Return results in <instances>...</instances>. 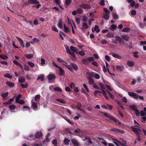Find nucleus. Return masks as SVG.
<instances>
[{"instance_id": "obj_1", "label": "nucleus", "mask_w": 146, "mask_h": 146, "mask_svg": "<svg viewBox=\"0 0 146 146\" xmlns=\"http://www.w3.org/2000/svg\"><path fill=\"white\" fill-rule=\"evenodd\" d=\"M42 136V133L40 131H38L35 133V136L33 135H30L29 137V139L31 141L33 139H34L35 138L38 139Z\"/></svg>"}, {"instance_id": "obj_2", "label": "nucleus", "mask_w": 146, "mask_h": 146, "mask_svg": "<svg viewBox=\"0 0 146 146\" xmlns=\"http://www.w3.org/2000/svg\"><path fill=\"white\" fill-rule=\"evenodd\" d=\"M66 49L67 52L70 54L72 57V59L75 60L76 58V56L74 53L73 52H72L68 46H66Z\"/></svg>"}, {"instance_id": "obj_3", "label": "nucleus", "mask_w": 146, "mask_h": 146, "mask_svg": "<svg viewBox=\"0 0 146 146\" xmlns=\"http://www.w3.org/2000/svg\"><path fill=\"white\" fill-rule=\"evenodd\" d=\"M110 131H115V133H124L125 131L123 130H121L116 128H112L111 129Z\"/></svg>"}, {"instance_id": "obj_4", "label": "nucleus", "mask_w": 146, "mask_h": 146, "mask_svg": "<svg viewBox=\"0 0 146 146\" xmlns=\"http://www.w3.org/2000/svg\"><path fill=\"white\" fill-rule=\"evenodd\" d=\"M104 116L109 118L110 120H112L115 122L117 123V120L114 117H112L110 115L108 114L107 113H104Z\"/></svg>"}, {"instance_id": "obj_5", "label": "nucleus", "mask_w": 146, "mask_h": 146, "mask_svg": "<svg viewBox=\"0 0 146 146\" xmlns=\"http://www.w3.org/2000/svg\"><path fill=\"white\" fill-rule=\"evenodd\" d=\"M132 110L135 112V113L136 116H139V115L140 113L137 109L134 106H132L131 107Z\"/></svg>"}, {"instance_id": "obj_6", "label": "nucleus", "mask_w": 146, "mask_h": 146, "mask_svg": "<svg viewBox=\"0 0 146 146\" xmlns=\"http://www.w3.org/2000/svg\"><path fill=\"white\" fill-rule=\"evenodd\" d=\"M82 61V63L87 64L88 62H91V57H89L87 58L83 59Z\"/></svg>"}, {"instance_id": "obj_7", "label": "nucleus", "mask_w": 146, "mask_h": 146, "mask_svg": "<svg viewBox=\"0 0 146 146\" xmlns=\"http://www.w3.org/2000/svg\"><path fill=\"white\" fill-rule=\"evenodd\" d=\"M58 68L59 69V74L61 76H64L65 75V72L64 69L60 67H59Z\"/></svg>"}, {"instance_id": "obj_8", "label": "nucleus", "mask_w": 146, "mask_h": 146, "mask_svg": "<svg viewBox=\"0 0 146 146\" xmlns=\"http://www.w3.org/2000/svg\"><path fill=\"white\" fill-rule=\"evenodd\" d=\"M121 142L117 140V141L119 143L121 146H126V145L127 143L123 139H121Z\"/></svg>"}, {"instance_id": "obj_9", "label": "nucleus", "mask_w": 146, "mask_h": 146, "mask_svg": "<svg viewBox=\"0 0 146 146\" xmlns=\"http://www.w3.org/2000/svg\"><path fill=\"white\" fill-rule=\"evenodd\" d=\"M71 141L72 142L74 146H79V143L75 139H71Z\"/></svg>"}, {"instance_id": "obj_10", "label": "nucleus", "mask_w": 146, "mask_h": 146, "mask_svg": "<svg viewBox=\"0 0 146 146\" xmlns=\"http://www.w3.org/2000/svg\"><path fill=\"white\" fill-rule=\"evenodd\" d=\"M115 38L119 42V44H121L123 43L124 41L119 36H116L115 37Z\"/></svg>"}, {"instance_id": "obj_11", "label": "nucleus", "mask_w": 146, "mask_h": 146, "mask_svg": "<svg viewBox=\"0 0 146 146\" xmlns=\"http://www.w3.org/2000/svg\"><path fill=\"white\" fill-rule=\"evenodd\" d=\"M31 108L34 109L35 110H37L38 107L37 106V103L34 102H31Z\"/></svg>"}, {"instance_id": "obj_12", "label": "nucleus", "mask_w": 146, "mask_h": 146, "mask_svg": "<svg viewBox=\"0 0 146 146\" xmlns=\"http://www.w3.org/2000/svg\"><path fill=\"white\" fill-rule=\"evenodd\" d=\"M131 128L133 131L135 133L137 136H140V133L138 131V128L134 127H132Z\"/></svg>"}, {"instance_id": "obj_13", "label": "nucleus", "mask_w": 146, "mask_h": 146, "mask_svg": "<svg viewBox=\"0 0 146 146\" xmlns=\"http://www.w3.org/2000/svg\"><path fill=\"white\" fill-rule=\"evenodd\" d=\"M63 23V22L62 18H60L59 19V21L58 24V27L61 29H62L63 28V27L62 26V24Z\"/></svg>"}, {"instance_id": "obj_14", "label": "nucleus", "mask_w": 146, "mask_h": 146, "mask_svg": "<svg viewBox=\"0 0 146 146\" xmlns=\"http://www.w3.org/2000/svg\"><path fill=\"white\" fill-rule=\"evenodd\" d=\"M28 2L30 4H38L39 3V2L37 0H29Z\"/></svg>"}, {"instance_id": "obj_15", "label": "nucleus", "mask_w": 146, "mask_h": 146, "mask_svg": "<svg viewBox=\"0 0 146 146\" xmlns=\"http://www.w3.org/2000/svg\"><path fill=\"white\" fill-rule=\"evenodd\" d=\"M82 105L81 103H80V102H77V104H76L77 108L78 110H79L81 111H83V110L82 109H81L80 108H81V107H82Z\"/></svg>"}, {"instance_id": "obj_16", "label": "nucleus", "mask_w": 146, "mask_h": 146, "mask_svg": "<svg viewBox=\"0 0 146 146\" xmlns=\"http://www.w3.org/2000/svg\"><path fill=\"white\" fill-rule=\"evenodd\" d=\"M17 39L19 40V41L20 42V43L21 45L24 48L25 47V45L23 43V40H22L21 38H20L16 37Z\"/></svg>"}, {"instance_id": "obj_17", "label": "nucleus", "mask_w": 146, "mask_h": 146, "mask_svg": "<svg viewBox=\"0 0 146 146\" xmlns=\"http://www.w3.org/2000/svg\"><path fill=\"white\" fill-rule=\"evenodd\" d=\"M47 77L49 80H51L53 79H54L56 77L55 75L54 74H49L47 76Z\"/></svg>"}, {"instance_id": "obj_18", "label": "nucleus", "mask_w": 146, "mask_h": 146, "mask_svg": "<svg viewBox=\"0 0 146 146\" xmlns=\"http://www.w3.org/2000/svg\"><path fill=\"white\" fill-rule=\"evenodd\" d=\"M121 38L125 41H128L129 38V37L127 35H123L121 36Z\"/></svg>"}, {"instance_id": "obj_19", "label": "nucleus", "mask_w": 146, "mask_h": 146, "mask_svg": "<svg viewBox=\"0 0 146 146\" xmlns=\"http://www.w3.org/2000/svg\"><path fill=\"white\" fill-rule=\"evenodd\" d=\"M92 31L93 32H94V31H96V33H98L100 31L99 27L98 26L95 25L94 28V29H92Z\"/></svg>"}, {"instance_id": "obj_20", "label": "nucleus", "mask_w": 146, "mask_h": 146, "mask_svg": "<svg viewBox=\"0 0 146 146\" xmlns=\"http://www.w3.org/2000/svg\"><path fill=\"white\" fill-rule=\"evenodd\" d=\"M19 82L20 83H23L25 82V77H19L18 79Z\"/></svg>"}, {"instance_id": "obj_21", "label": "nucleus", "mask_w": 146, "mask_h": 146, "mask_svg": "<svg viewBox=\"0 0 146 146\" xmlns=\"http://www.w3.org/2000/svg\"><path fill=\"white\" fill-rule=\"evenodd\" d=\"M127 65L130 67H133L134 65V62L132 61H129L127 62Z\"/></svg>"}, {"instance_id": "obj_22", "label": "nucleus", "mask_w": 146, "mask_h": 146, "mask_svg": "<svg viewBox=\"0 0 146 146\" xmlns=\"http://www.w3.org/2000/svg\"><path fill=\"white\" fill-rule=\"evenodd\" d=\"M93 76H94L95 78L97 79H99L100 78V76L98 74L92 72V77Z\"/></svg>"}, {"instance_id": "obj_23", "label": "nucleus", "mask_w": 146, "mask_h": 146, "mask_svg": "<svg viewBox=\"0 0 146 146\" xmlns=\"http://www.w3.org/2000/svg\"><path fill=\"white\" fill-rule=\"evenodd\" d=\"M6 84L10 87H13L14 86V83L9 81L6 82Z\"/></svg>"}, {"instance_id": "obj_24", "label": "nucleus", "mask_w": 146, "mask_h": 146, "mask_svg": "<svg viewBox=\"0 0 146 146\" xmlns=\"http://www.w3.org/2000/svg\"><path fill=\"white\" fill-rule=\"evenodd\" d=\"M64 143L66 145H68L69 144L70 140L67 138H65L64 140Z\"/></svg>"}, {"instance_id": "obj_25", "label": "nucleus", "mask_w": 146, "mask_h": 146, "mask_svg": "<svg viewBox=\"0 0 146 146\" xmlns=\"http://www.w3.org/2000/svg\"><path fill=\"white\" fill-rule=\"evenodd\" d=\"M37 80H40L41 81H43L44 80V76L42 74H41L38 76L37 79Z\"/></svg>"}, {"instance_id": "obj_26", "label": "nucleus", "mask_w": 146, "mask_h": 146, "mask_svg": "<svg viewBox=\"0 0 146 146\" xmlns=\"http://www.w3.org/2000/svg\"><path fill=\"white\" fill-rule=\"evenodd\" d=\"M99 139L100 140L102 141H101L102 143L105 146H107L108 143L104 139L102 138H99Z\"/></svg>"}, {"instance_id": "obj_27", "label": "nucleus", "mask_w": 146, "mask_h": 146, "mask_svg": "<svg viewBox=\"0 0 146 146\" xmlns=\"http://www.w3.org/2000/svg\"><path fill=\"white\" fill-rule=\"evenodd\" d=\"M25 57L28 59L32 58L33 56V55L31 54H27L25 55Z\"/></svg>"}, {"instance_id": "obj_28", "label": "nucleus", "mask_w": 146, "mask_h": 146, "mask_svg": "<svg viewBox=\"0 0 146 146\" xmlns=\"http://www.w3.org/2000/svg\"><path fill=\"white\" fill-rule=\"evenodd\" d=\"M117 25H115L112 24L111 25L110 29L112 31L115 30L116 28Z\"/></svg>"}, {"instance_id": "obj_29", "label": "nucleus", "mask_w": 146, "mask_h": 146, "mask_svg": "<svg viewBox=\"0 0 146 146\" xmlns=\"http://www.w3.org/2000/svg\"><path fill=\"white\" fill-rule=\"evenodd\" d=\"M4 77L9 78L12 79L13 78V76L9 73H6L4 75Z\"/></svg>"}, {"instance_id": "obj_30", "label": "nucleus", "mask_w": 146, "mask_h": 146, "mask_svg": "<svg viewBox=\"0 0 146 146\" xmlns=\"http://www.w3.org/2000/svg\"><path fill=\"white\" fill-rule=\"evenodd\" d=\"M138 52L137 51H135L133 52V56L135 58H138L139 57V56L138 55Z\"/></svg>"}, {"instance_id": "obj_31", "label": "nucleus", "mask_w": 146, "mask_h": 146, "mask_svg": "<svg viewBox=\"0 0 146 146\" xmlns=\"http://www.w3.org/2000/svg\"><path fill=\"white\" fill-rule=\"evenodd\" d=\"M80 7L84 9H88L89 6L87 4H82L81 5Z\"/></svg>"}, {"instance_id": "obj_32", "label": "nucleus", "mask_w": 146, "mask_h": 146, "mask_svg": "<svg viewBox=\"0 0 146 146\" xmlns=\"http://www.w3.org/2000/svg\"><path fill=\"white\" fill-rule=\"evenodd\" d=\"M113 18L115 19H118V16L116 13H113L112 14Z\"/></svg>"}, {"instance_id": "obj_33", "label": "nucleus", "mask_w": 146, "mask_h": 146, "mask_svg": "<svg viewBox=\"0 0 146 146\" xmlns=\"http://www.w3.org/2000/svg\"><path fill=\"white\" fill-rule=\"evenodd\" d=\"M82 27L83 29H88V25L85 22H84L82 23Z\"/></svg>"}, {"instance_id": "obj_34", "label": "nucleus", "mask_w": 146, "mask_h": 146, "mask_svg": "<svg viewBox=\"0 0 146 146\" xmlns=\"http://www.w3.org/2000/svg\"><path fill=\"white\" fill-rule=\"evenodd\" d=\"M106 36L108 38H113L114 37L113 34L110 32H109L106 34Z\"/></svg>"}, {"instance_id": "obj_35", "label": "nucleus", "mask_w": 146, "mask_h": 146, "mask_svg": "<svg viewBox=\"0 0 146 146\" xmlns=\"http://www.w3.org/2000/svg\"><path fill=\"white\" fill-rule=\"evenodd\" d=\"M102 90L103 92V94L104 96L107 99H108L109 98V96H107V93L104 90H103L102 89Z\"/></svg>"}, {"instance_id": "obj_36", "label": "nucleus", "mask_w": 146, "mask_h": 146, "mask_svg": "<svg viewBox=\"0 0 146 146\" xmlns=\"http://www.w3.org/2000/svg\"><path fill=\"white\" fill-rule=\"evenodd\" d=\"M112 56L113 57L118 59H120L121 58V56L117 54L113 53L112 54Z\"/></svg>"}, {"instance_id": "obj_37", "label": "nucleus", "mask_w": 146, "mask_h": 146, "mask_svg": "<svg viewBox=\"0 0 146 146\" xmlns=\"http://www.w3.org/2000/svg\"><path fill=\"white\" fill-rule=\"evenodd\" d=\"M63 64L65 65L67 68L70 70L71 72H73L72 68L71 66L69 65H65L64 64Z\"/></svg>"}, {"instance_id": "obj_38", "label": "nucleus", "mask_w": 146, "mask_h": 146, "mask_svg": "<svg viewBox=\"0 0 146 146\" xmlns=\"http://www.w3.org/2000/svg\"><path fill=\"white\" fill-rule=\"evenodd\" d=\"M54 90V91H58L60 92H62V89L58 87L55 88Z\"/></svg>"}, {"instance_id": "obj_39", "label": "nucleus", "mask_w": 146, "mask_h": 146, "mask_svg": "<svg viewBox=\"0 0 146 146\" xmlns=\"http://www.w3.org/2000/svg\"><path fill=\"white\" fill-rule=\"evenodd\" d=\"M0 58L4 60H6L8 58V57L5 55H0Z\"/></svg>"}, {"instance_id": "obj_40", "label": "nucleus", "mask_w": 146, "mask_h": 146, "mask_svg": "<svg viewBox=\"0 0 146 146\" xmlns=\"http://www.w3.org/2000/svg\"><path fill=\"white\" fill-rule=\"evenodd\" d=\"M56 100L62 103L65 104L66 103V101L64 100L61 99H57Z\"/></svg>"}, {"instance_id": "obj_41", "label": "nucleus", "mask_w": 146, "mask_h": 146, "mask_svg": "<svg viewBox=\"0 0 146 146\" xmlns=\"http://www.w3.org/2000/svg\"><path fill=\"white\" fill-rule=\"evenodd\" d=\"M130 31V29L129 28H125L122 30V31L124 32H128Z\"/></svg>"}, {"instance_id": "obj_42", "label": "nucleus", "mask_w": 146, "mask_h": 146, "mask_svg": "<svg viewBox=\"0 0 146 146\" xmlns=\"http://www.w3.org/2000/svg\"><path fill=\"white\" fill-rule=\"evenodd\" d=\"M70 48L71 50L74 52H77L78 49L75 47L73 46H71L70 47Z\"/></svg>"}, {"instance_id": "obj_43", "label": "nucleus", "mask_w": 146, "mask_h": 146, "mask_svg": "<svg viewBox=\"0 0 146 146\" xmlns=\"http://www.w3.org/2000/svg\"><path fill=\"white\" fill-rule=\"evenodd\" d=\"M40 95H37L35 96V101L36 102H38L40 99Z\"/></svg>"}, {"instance_id": "obj_44", "label": "nucleus", "mask_w": 146, "mask_h": 146, "mask_svg": "<svg viewBox=\"0 0 146 146\" xmlns=\"http://www.w3.org/2000/svg\"><path fill=\"white\" fill-rule=\"evenodd\" d=\"M123 68L122 66H117L116 67V69L119 71H121Z\"/></svg>"}, {"instance_id": "obj_45", "label": "nucleus", "mask_w": 146, "mask_h": 146, "mask_svg": "<svg viewBox=\"0 0 146 146\" xmlns=\"http://www.w3.org/2000/svg\"><path fill=\"white\" fill-rule=\"evenodd\" d=\"M72 2V0H66L65 4L67 5L68 6L71 4Z\"/></svg>"}, {"instance_id": "obj_46", "label": "nucleus", "mask_w": 146, "mask_h": 146, "mask_svg": "<svg viewBox=\"0 0 146 146\" xmlns=\"http://www.w3.org/2000/svg\"><path fill=\"white\" fill-rule=\"evenodd\" d=\"M64 29L65 32L67 33L69 32V28L68 27L66 26L65 24L64 25Z\"/></svg>"}, {"instance_id": "obj_47", "label": "nucleus", "mask_w": 146, "mask_h": 146, "mask_svg": "<svg viewBox=\"0 0 146 146\" xmlns=\"http://www.w3.org/2000/svg\"><path fill=\"white\" fill-rule=\"evenodd\" d=\"M109 14H104L103 16V18L106 20H108L109 19Z\"/></svg>"}, {"instance_id": "obj_48", "label": "nucleus", "mask_w": 146, "mask_h": 146, "mask_svg": "<svg viewBox=\"0 0 146 146\" xmlns=\"http://www.w3.org/2000/svg\"><path fill=\"white\" fill-rule=\"evenodd\" d=\"M103 10L106 13V14H110V11L106 8H104Z\"/></svg>"}, {"instance_id": "obj_49", "label": "nucleus", "mask_w": 146, "mask_h": 146, "mask_svg": "<svg viewBox=\"0 0 146 146\" xmlns=\"http://www.w3.org/2000/svg\"><path fill=\"white\" fill-rule=\"evenodd\" d=\"M10 109L11 110H14L16 108V106L13 104L10 105L9 106Z\"/></svg>"}, {"instance_id": "obj_50", "label": "nucleus", "mask_w": 146, "mask_h": 146, "mask_svg": "<svg viewBox=\"0 0 146 146\" xmlns=\"http://www.w3.org/2000/svg\"><path fill=\"white\" fill-rule=\"evenodd\" d=\"M20 86L23 88H27L28 86V85L27 83H26L25 85L23 84H21Z\"/></svg>"}, {"instance_id": "obj_51", "label": "nucleus", "mask_w": 146, "mask_h": 146, "mask_svg": "<svg viewBox=\"0 0 146 146\" xmlns=\"http://www.w3.org/2000/svg\"><path fill=\"white\" fill-rule=\"evenodd\" d=\"M88 19V17L86 15H84L83 17L82 21L84 22H86L87 21Z\"/></svg>"}, {"instance_id": "obj_52", "label": "nucleus", "mask_w": 146, "mask_h": 146, "mask_svg": "<svg viewBox=\"0 0 146 146\" xmlns=\"http://www.w3.org/2000/svg\"><path fill=\"white\" fill-rule=\"evenodd\" d=\"M63 118L69 123H70L71 124H72V125H73V123H72L71 121L69 119H68L67 117H63Z\"/></svg>"}, {"instance_id": "obj_53", "label": "nucleus", "mask_w": 146, "mask_h": 146, "mask_svg": "<svg viewBox=\"0 0 146 146\" xmlns=\"http://www.w3.org/2000/svg\"><path fill=\"white\" fill-rule=\"evenodd\" d=\"M72 67L75 70H77L78 69V67L76 65L72 63L71 64Z\"/></svg>"}, {"instance_id": "obj_54", "label": "nucleus", "mask_w": 146, "mask_h": 146, "mask_svg": "<svg viewBox=\"0 0 146 146\" xmlns=\"http://www.w3.org/2000/svg\"><path fill=\"white\" fill-rule=\"evenodd\" d=\"M69 86L70 87L71 89H73L74 88L75 85L74 83L72 82L69 84Z\"/></svg>"}, {"instance_id": "obj_55", "label": "nucleus", "mask_w": 146, "mask_h": 146, "mask_svg": "<svg viewBox=\"0 0 146 146\" xmlns=\"http://www.w3.org/2000/svg\"><path fill=\"white\" fill-rule=\"evenodd\" d=\"M27 63L31 67H33L35 66L34 64L31 62H28Z\"/></svg>"}, {"instance_id": "obj_56", "label": "nucleus", "mask_w": 146, "mask_h": 146, "mask_svg": "<svg viewBox=\"0 0 146 146\" xmlns=\"http://www.w3.org/2000/svg\"><path fill=\"white\" fill-rule=\"evenodd\" d=\"M52 144L55 146H57V141L56 139H54L52 141Z\"/></svg>"}, {"instance_id": "obj_57", "label": "nucleus", "mask_w": 146, "mask_h": 146, "mask_svg": "<svg viewBox=\"0 0 146 146\" xmlns=\"http://www.w3.org/2000/svg\"><path fill=\"white\" fill-rule=\"evenodd\" d=\"M136 14V11L135 10H133L131 11V14L133 16L135 15Z\"/></svg>"}, {"instance_id": "obj_58", "label": "nucleus", "mask_w": 146, "mask_h": 146, "mask_svg": "<svg viewBox=\"0 0 146 146\" xmlns=\"http://www.w3.org/2000/svg\"><path fill=\"white\" fill-rule=\"evenodd\" d=\"M52 29L53 31L57 32H58V30L55 26H52Z\"/></svg>"}, {"instance_id": "obj_59", "label": "nucleus", "mask_w": 146, "mask_h": 146, "mask_svg": "<svg viewBox=\"0 0 146 146\" xmlns=\"http://www.w3.org/2000/svg\"><path fill=\"white\" fill-rule=\"evenodd\" d=\"M92 64L96 67H98V63L95 61L92 62Z\"/></svg>"}, {"instance_id": "obj_60", "label": "nucleus", "mask_w": 146, "mask_h": 146, "mask_svg": "<svg viewBox=\"0 0 146 146\" xmlns=\"http://www.w3.org/2000/svg\"><path fill=\"white\" fill-rule=\"evenodd\" d=\"M11 104V102L9 101V100L8 101H7L5 102H4L3 103V104L5 105H9Z\"/></svg>"}, {"instance_id": "obj_61", "label": "nucleus", "mask_w": 146, "mask_h": 146, "mask_svg": "<svg viewBox=\"0 0 146 146\" xmlns=\"http://www.w3.org/2000/svg\"><path fill=\"white\" fill-rule=\"evenodd\" d=\"M106 59L108 62H110V58L108 55H106L105 56Z\"/></svg>"}, {"instance_id": "obj_62", "label": "nucleus", "mask_w": 146, "mask_h": 146, "mask_svg": "<svg viewBox=\"0 0 146 146\" xmlns=\"http://www.w3.org/2000/svg\"><path fill=\"white\" fill-rule=\"evenodd\" d=\"M8 95V92H6L3 94H1V96L3 98H5Z\"/></svg>"}, {"instance_id": "obj_63", "label": "nucleus", "mask_w": 146, "mask_h": 146, "mask_svg": "<svg viewBox=\"0 0 146 146\" xmlns=\"http://www.w3.org/2000/svg\"><path fill=\"white\" fill-rule=\"evenodd\" d=\"M100 5L102 6H104L105 5V1L104 0H101L99 3Z\"/></svg>"}, {"instance_id": "obj_64", "label": "nucleus", "mask_w": 146, "mask_h": 146, "mask_svg": "<svg viewBox=\"0 0 146 146\" xmlns=\"http://www.w3.org/2000/svg\"><path fill=\"white\" fill-rule=\"evenodd\" d=\"M13 62L14 64L18 66H19V65H20V64L17 62L16 60H14L13 61Z\"/></svg>"}]
</instances>
